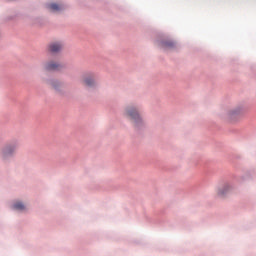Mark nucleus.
Wrapping results in <instances>:
<instances>
[{"mask_svg": "<svg viewBox=\"0 0 256 256\" xmlns=\"http://www.w3.org/2000/svg\"><path fill=\"white\" fill-rule=\"evenodd\" d=\"M242 113H243V108L241 107L234 108L228 112L227 117L228 119H230V121H233V119H235L237 115H241Z\"/></svg>", "mask_w": 256, "mask_h": 256, "instance_id": "3", "label": "nucleus"}, {"mask_svg": "<svg viewBox=\"0 0 256 256\" xmlns=\"http://www.w3.org/2000/svg\"><path fill=\"white\" fill-rule=\"evenodd\" d=\"M95 79H96L95 73H90L84 76L83 83L84 85H86V87H95V85L97 84Z\"/></svg>", "mask_w": 256, "mask_h": 256, "instance_id": "2", "label": "nucleus"}, {"mask_svg": "<svg viewBox=\"0 0 256 256\" xmlns=\"http://www.w3.org/2000/svg\"><path fill=\"white\" fill-rule=\"evenodd\" d=\"M15 151V148H9V147H7V148H5L4 150H3V152H2V157H7V155H11V153H13Z\"/></svg>", "mask_w": 256, "mask_h": 256, "instance_id": "9", "label": "nucleus"}, {"mask_svg": "<svg viewBox=\"0 0 256 256\" xmlns=\"http://www.w3.org/2000/svg\"><path fill=\"white\" fill-rule=\"evenodd\" d=\"M61 49H63V44H61V42H54L49 46L50 53H59Z\"/></svg>", "mask_w": 256, "mask_h": 256, "instance_id": "4", "label": "nucleus"}, {"mask_svg": "<svg viewBox=\"0 0 256 256\" xmlns=\"http://www.w3.org/2000/svg\"><path fill=\"white\" fill-rule=\"evenodd\" d=\"M60 65L56 62H48L45 65V69L46 71H57V69H59Z\"/></svg>", "mask_w": 256, "mask_h": 256, "instance_id": "5", "label": "nucleus"}, {"mask_svg": "<svg viewBox=\"0 0 256 256\" xmlns=\"http://www.w3.org/2000/svg\"><path fill=\"white\" fill-rule=\"evenodd\" d=\"M13 208L16 209L17 211H24L25 205H23V203L21 202H16Z\"/></svg>", "mask_w": 256, "mask_h": 256, "instance_id": "10", "label": "nucleus"}, {"mask_svg": "<svg viewBox=\"0 0 256 256\" xmlns=\"http://www.w3.org/2000/svg\"><path fill=\"white\" fill-rule=\"evenodd\" d=\"M125 115L128 117L134 125H141V115L139 114V110L135 106H129L125 110Z\"/></svg>", "mask_w": 256, "mask_h": 256, "instance_id": "1", "label": "nucleus"}, {"mask_svg": "<svg viewBox=\"0 0 256 256\" xmlns=\"http://www.w3.org/2000/svg\"><path fill=\"white\" fill-rule=\"evenodd\" d=\"M49 85H51V87H53V89H55L56 91H59V88L61 87V82L57 80H52L49 82Z\"/></svg>", "mask_w": 256, "mask_h": 256, "instance_id": "8", "label": "nucleus"}, {"mask_svg": "<svg viewBox=\"0 0 256 256\" xmlns=\"http://www.w3.org/2000/svg\"><path fill=\"white\" fill-rule=\"evenodd\" d=\"M163 49H173L175 47V42L173 41H166L162 43Z\"/></svg>", "mask_w": 256, "mask_h": 256, "instance_id": "7", "label": "nucleus"}, {"mask_svg": "<svg viewBox=\"0 0 256 256\" xmlns=\"http://www.w3.org/2000/svg\"><path fill=\"white\" fill-rule=\"evenodd\" d=\"M48 9H50V11H53L54 13L57 11H61V9H63V7L59 6L56 3H52L48 5Z\"/></svg>", "mask_w": 256, "mask_h": 256, "instance_id": "6", "label": "nucleus"}]
</instances>
